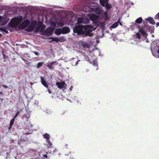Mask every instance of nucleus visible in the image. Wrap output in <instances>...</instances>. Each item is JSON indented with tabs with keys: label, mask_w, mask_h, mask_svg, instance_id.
Segmentation results:
<instances>
[{
	"label": "nucleus",
	"mask_w": 159,
	"mask_h": 159,
	"mask_svg": "<svg viewBox=\"0 0 159 159\" xmlns=\"http://www.w3.org/2000/svg\"><path fill=\"white\" fill-rule=\"evenodd\" d=\"M22 18L21 16L18 17L13 18L10 21V26L12 28L16 27L22 22Z\"/></svg>",
	"instance_id": "nucleus-1"
},
{
	"label": "nucleus",
	"mask_w": 159,
	"mask_h": 159,
	"mask_svg": "<svg viewBox=\"0 0 159 159\" xmlns=\"http://www.w3.org/2000/svg\"><path fill=\"white\" fill-rule=\"evenodd\" d=\"M51 28H47L44 31L43 34L45 35H49L52 33L56 26V23L51 21L50 23Z\"/></svg>",
	"instance_id": "nucleus-2"
},
{
	"label": "nucleus",
	"mask_w": 159,
	"mask_h": 159,
	"mask_svg": "<svg viewBox=\"0 0 159 159\" xmlns=\"http://www.w3.org/2000/svg\"><path fill=\"white\" fill-rule=\"evenodd\" d=\"M82 53V54L84 57H87V58L85 57V59L87 60L88 61H89L91 57V54H92V52L91 50H83V52H81Z\"/></svg>",
	"instance_id": "nucleus-3"
},
{
	"label": "nucleus",
	"mask_w": 159,
	"mask_h": 159,
	"mask_svg": "<svg viewBox=\"0 0 159 159\" xmlns=\"http://www.w3.org/2000/svg\"><path fill=\"white\" fill-rule=\"evenodd\" d=\"M95 13L98 15L101 14H103V16L105 18V20H107L108 19L107 17V12L106 11H104L103 10L99 7L96 8L95 10Z\"/></svg>",
	"instance_id": "nucleus-4"
},
{
	"label": "nucleus",
	"mask_w": 159,
	"mask_h": 159,
	"mask_svg": "<svg viewBox=\"0 0 159 159\" xmlns=\"http://www.w3.org/2000/svg\"><path fill=\"white\" fill-rule=\"evenodd\" d=\"M84 28L80 26H75L73 29V32L75 33L81 34L84 32Z\"/></svg>",
	"instance_id": "nucleus-5"
},
{
	"label": "nucleus",
	"mask_w": 159,
	"mask_h": 159,
	"mask_svg": "<svg viewBox=\"0 0 159 159\" xmlns=\"http://www.w3.org/2000/svg\"><path fill=\"white\" fill-rule=\"evenodd\" d=\"M88 28L87 29V31L86 33V34L87 35H89L90 37H91L93 35V34L91 32L93 30H94L96 28H93V26L89 25L87 26Z\"/></svg>",
	"instance_id": "nucleus-6"
},
{
	"label": "nucleus",
	"mask_w": 159,
	"mask_h": 159,
	"mask_svg": "<svg viewBox=\"0 0 159 159\" xmlns=\"http://www.w3.org/2000/svg\"><path fill=\"white\" fill-rule=\"evenodd\" d=\"M108 0H100L101 4L108 9L111 7V5L108 3Z\"/></svg>",
	"instance_id": "nucleus-7"
},
{
	"label": "nucleus",
	"mask_w": 159,
	"mask_h": 159,
	"mask_svg": "<svg viewBox=\"0 0 159 159\" xmlns=\"http://www.w3.org/2000/svg\"><path fill=\"white\" fill-rule=\"evenodd\" d=\"M45 28L46 26L44 25H38L36 28V30L37 31H40L41 34H43Z\"/></svg>",
	"instance_id": "nucleus-8"
},
{
	"label": "nucleus",
	"mask_w": 159,
	"mask_h": 159,
	"mask_svg": "<svg viewBox=\"0 0 159 159\" xmlns=\"http://www.w3.org/2000/svg\"><path fill=\"white\" fill-rule=\"evenodd\" d=\"M151 49H155L156 50H159V41H157L153 42L151 45Z\"/></svg>",
	"instance_id": "nucleus-9"
},
{
	"label": "nucleus",
	"mask_w": 159,
	"mask_h": 159,
	"mask_svg": "<svg viewBox=\"0 0 159 159\" xmlns=\"http://www.w3.org/2000/svg\"><path fill=\"white\" fill-rule=\"evenodd\" d=\"M37 25L36 22H33L30 25L29 27L27 29V31L29 32H31L36 27Z\"/></svg>",
	"instance_id": "nucleus-10"
},
{
	"label": "nucleus",
	"mask_w": 159,
	"mask_h": 159,
	"mask_svg": "<svg viewBox=\"0 0 159 159\" xmlns=\"http://www.w3.org/2000/svg\"><path fill=\"white\" fill-rule=\"evenodd\" d=\"M41 82L42 85L45 87L48 88L49 87V84L47 82L45 78L44 77L41 76Z\"/></svg>",
	"instance_id": "nucleus-11"
},
{
	"label": "nucleus",
	"mask_w": 159,
	"mask_h": 159,
	"mask_svg": "<svg viewBox=\"0 0 159 159\" xmlns=\"http://www.w3.org/2000/svg\"><path fill=\"white\" fill-rule=\"evenodd\" d=\"M56 85H57L58 88L60 89L65 88V87L66 86V84L64 81L62 82H57Z\"/></svg>",
	"instance_id": "nucleus-12"
},
{
	"label": "nucleus",
	"mask_w": 159,
	"mask_h": 159,
	"mask_svg": "<svg viewBox=\"0 0 159 159\" xmlns=\"http://www.w3.org/2000/svg\"><path fill=\"white\" fill-rule=\"evenodd\" d=\"M88 16L89 18L90 19L94 22L98 20L99 17L98 16L93 14L89 15Z\"/></svg>",
	"instance_id": "nucleus-13"
},
{
	"label": "nucleus",
	"mask_w": 159,
	"mask_h": 159,
	"mask_svg": "<svg viewBox=\"0 0 159 159\" xmlns=\"http://www.w3.org/2000/svg\"><path fill=\"white\" fill-rule=\"evenodd\" d=\"M88 19L84 17L79 18L77 20L78 23H86L88 21Z\"/></svg>",
	"instance_id": "nucleus-14"
},
{
	"label": "nucleus",
	"mask_w": 159,
	"mask_h": 159,
	"mask_svg": "<svg viewBox=\"0 0 159 159\" xmlns=\"http://www.w3.org/2000/svg\"><path fill=\"white\" fill-rule=\"evenodd\" d=\"M30 23L29 21L28 20H26L24 21L20 25V26L21 28L22 29L25 28Z\"/></svg>",
	"instance_id": "nucleus-15"
},
{
	"label": "nucleus",
	"mask_w": 159,
	"mask_h": 159,
	"mask_svg": "<svg viewBox=\"0 0 159 159\" xmlns=\"http://www.w3.org/2000/svg\"><path fill=\"white\" fill-rule=\"evenodd\" d=\"M152 55L156 58L159 57V50H151Z\"/></svg>",
	"instance_id": "nucleus-16"
},
{
	"label": "nucleus",
	"mask_w": 159,
	"mask_h": 159,
	"mask_svg": "<svg viewBox=\"0 0 159 159\" xmlns=\"http://www.w3.org/2000/svg\"><path fill=\"white\" fill-rule=\"evenodd\" d=\"M62 34H67L69 33L70 30L69 28L66 27H64L62 29Z\"/></svg>",
	"instance_id": "nucleus-17"
},
{
	"label": "nucleus",
	"mask_w": 159,
	"mask_h": 159,
	"mask_svg": "<svg viewBox=\"0 0 159 159\" xmlns=\"http://www.w3.org/2000/svg\"><path fill=\"white\" fill-rule=\"evenodd\" d=\"M55 63H57L56 61H52V62L50 64L47 63L48 64L46 65L49 68L51 69H54V67H53V66L54 65V64Z\"/></svg>",
	"instance_id": "nucleus-18"
},
{
	"label": "nucleus",
	"mask_w": 159,
	"mask_h": 159,
	"mask_svg": "<svg viewBox=\"0 0 159 159\" xmlns=\"http://www.w3.org/2000/svg\"><path fill=\"white\" fill-rule=\"evenodd\" d=\"M15 118H13L11 120L10 122V126L8 128V129H9V130H10L11 129V128L12 126L14 124V121H15Z\"/></svg>",
	"instance_id": "nucleus-19"
},
{
	"label": "nucleus",
	"mask_w": 159,
	"mask_h": 159,
	"mask_svg": "<svg viewBox=\"0 0 159 159\" xmlns=\"http://www.w3.org/2000/svg\"><path fill=\"white\" fill-rule=\"evenodd\" d=\"M2 17L0 16V25H4L6 24L7 22L2 20Z\"/></svg>",
	"instance_id": "nucleus-20"
},
{
	"label": "nucleus",
	"mask_w": 159,
	"mask_h": 159,
	"mask_svg": "<svg viewBox=\"0 0 159 159\" xmlns=\"http://www.w3.org/2000/svg\"><path fill=\"white\" fill-rule=\"evenodd\" d=\"M91 63L93 64V65L95 66H96L97 67V68L96 69V70H97L98 69V62L97 59H94L92 62H91Z\"/></svg>",
	"instance_id": "nucleus-21"
},
{
	"label": "nucleus",
	"mask_w": 159,
	"mask_h": 159,
	"mask_svg": "<svg viewBox=\"0 0 159 159\" xmlns=\"http://www.w3.org/2000/svg\"><path fill=\"white\" fill-rule=\"evenodd\" d=\"M62 29L60 28L56 30L55 31V33L59 35L62 33Z\"/></svg>",
	"instance_id": "nucleus-22"
},
{
	"label": "nucleus",
	"mask_w": 159,
	"mask_h": 159,
	"mask_svg": "<svg viewBox=\"0 0 159 159\" xmlns=\"http://www.w3.org/2000/svg\"><path fill=\"white\" fill-rule=\"evenodd\" d=\"M120 19H119L118 20V22H116L115 23L113 24L110 27V28H115L116 27L119 25V23L118 22L120 20Z\"/></svg>",
	"instance_id": "nucleus-23"
},
{
	"label": "nucleus",
	"mask_w": 159,
	"mask_h": 159,
	"mask_svg": "<svg viewBox=\"0 0 159 159\" xmlns=\"http://www.w3.org/2000/svg\"><path fill=\"white\" fill-rule=\"evenodd\" d=\"M43 137L46 140L49 139L50 138V135L47 133H45L43 135Z\"/></svg>",
	"instance_id": "nucleus-24"
},
{
	"label": "nucleus",
	"mask_w": 159,
	"mask_h": 159,
	"mask_svg": "<svg viewBox=\"0 0 159 159\" xmlns=\"http://www.w3.org/2000/svg\"><path fill=\"white\" fill-rule=\"evenodd\" d=\"M146 19L148 20L150 23L154 25L155 24V22H154L153 19L152 18H148Z\"/></svg>",
	"instance_id": "nucleus-25"
},
{
	"label": "nucleus",
	"mask_w": 159,
	"mask_h": 159,
	"mask_svg": "<svg viewBox=\"0 0 159 159\" xmlns=\"http://www.w3.org/2000/svg\"><path fill=\"white\" fill-rule=\"evenodd\" d=\"M44 64V62H39L38 63L36 66V68L37 69H39Z\"/></svg>",
	"instance_id": "nucleus-26"
},
{
	"label": "nucleus",
	"mask_w": 159,
	"mask_h": 159,
	"mask_svg": "<svg viewBox=\"0 0 159 159\" xmlns=\"http://www.w3.org/2000/svg\"><path fill=\"white\" fill-rule=\"evenodd\" d=\"M142 19L141 17L138 18L135 21L136 23L138 24L141 23L142 22Z\"/></svg>",
	"instance_id": "nucleus-27"
},
{
	"label": "nucleus",
	"mask_w": 159,
	"mask_h": 159,
	"mask_svg": "<svg viewBox=\"0 0 159 159\" xmlns=\"http://www.w3.org/2000/svg\"><path fill=\"white\" fill-rule=\"evenodd\" d=\"M46 142L48 143V145H49V147H48V148H51L52 146V143L50 141L49 139H48V140H46Z\"/></svg>",
	"instance_id": "nucleus-28"
},
{
	"label": "nucleus",
	"mask_w": 159,
	"mask_h": 159,
	"mask_svg": "<svg viewBox=\"0 0 159 159\" xmlns=\"http://www.w3.org/2000/svg\"><path fill=\"white\" fill-rule=\"evenodd\" d=\"M4 50H2V53L3 55V58L4 59H6L8 57V56L7 55H6L4 54V52L6 53V52H4Z\"/></svg>",
	"instance_id": "nucleus-29"
},
{
	"label": "nucleus",
	"mask_w": 159,
	"mask_h": 159,
	"mask_svg": "<svg viewBox=\"0 0 159 159\" xmlns=\"http://www.w3.org/2000/svg\"><path fill=\"white\" fill-rule=\"evenodd\" d=\"M139 31L140 33L144 35L145 36H146V34H147L145 32L144 30L141 29H139Z\"/></svg>",
	"instance_id": "nucleus-30"
},
{
	"label": "nucleus",
	"mask_w": 159,
	"mask_h": 159,
	"mask_svg": "<svg viewBox=\"0 0 159 159\" xmlns=\"http://www.w3.org/2000/svg\"><path fill=\"white\" fill-rule=\"evenodd\" d=\"M56 22H57V24L58 26H60L61 27L64 25V24H63V23L62 22H60L57 21Z\"/></svg>",
	"instance_id": "nucleus-31"
},
{
	"label": "nucleus",
	"mask_w": 159,
	"mask_h": 159,
	"mask_svg": "<svg viewBox=\"0 0 159 159\" xmlns=\"http://www.w3.org/2000/svg\"><path fill=\"white\" fill-rule=\"evenodd\" d=\"M53 41H55L56 42H58L61 40L60 38H54L52 39Z\"/></svg>",
	"instance_id": "nucleus-32"
},
{
	"label": "nucleus",
	"mask_w": 159,
	"mask_h": 159,
	"mask_svg": "<svg viewBox=\"0 0 159 159\" xmlns=\"http://www.w3.org/2000/svg\"><path fill=\"white\" fill-rule=\"evenodd\" d=\"M20 113V112L19 111H16V113L15 114V116L14 118H15V119L16 118L17 116Z\"/></svg>",
	"instance_id": "nucleus-33"
},
{
	"label": "nucleus",
	"mask_w": 159,
	"mask_h": 159,
	"mask_svg": "<svg viewBox=\"0 0 159 159\" xmlns=\"http://www.w3.org/2000/svg\"><path fill=\"white\" fill-rule=\"evenodd\" d=\"M136 36L138 39H140L141 38V36H140V34L139 33H137L136 34Z\"/></svg>",
	"instance_id": "nucleus-34"
},
{
	"label": "nucleus",
	"mask_w": 159,
	"mask_h": 159,
	"mask_svg": "<svg viewBox=\"0 0 159 159\" xmlns=\"http://www.w3.org/2000/svg\"><path fill=\"white\" fill-rule=\"evenodd\" d=\"M155 18L156 19H159V13L158 14L156 15L155 16Z\"/></svg>",
	"instance_id": "nucleus-35"
},
{
	"label": "nucleus",
	"mask_w": 159,
	"mask_h": 159,
	"mask_svg": "<svg viewBox=\"0 0 159 159\" xmlns=\"http://www.w3.org/2000/svg\"><path fill=\"white\" fill-rule=\"evenodd\" d=\"M32 53H34L37 56H38L39 54V53L37 52H34V51L32 52Z\"/></svg>",
	"instance_id": "nucleus-36"
},
{
	"label": "nucleus",
	"mask_w": 159,
	"mask_h": 159,
	"mask_svg": "<svg viewBox=\"0 0 159 159\" xmlns=\"http://www.w3.org/2000/svg\"><path fill=\"white\" fill-rule=\"evenodd\" d=\"M2 86L4 88L7 89L8 88V86L2 84Z\"/></svg>",
	"instance_id": "nucleus-37"
},
{
	"label": "nucleus",
	"mask_w": 159,
	"mask_h": 159,
	"mask_svg": "<svg viewBox=\"0 0 159 159\" xmlns=\"http://www.w3.org/2000/svg\"><path fill=\"white\" fill-rule=\"evenodd\" d=\"M80 60H78L77 61H76V62L75 63V65L77 66L78 64V62L80 61Z\"/></svg>",
	"instance_id": "nucleus-38"
},
{
	"label": "nucleus",
	"mask_w": 159,
	"mask_h": 159,
	"mask_svg": "<svg viewBox=\"0 0 159 159\" xmlns=\"http://www.w3.org/2000/svg\"><path fill=\"white\" fill-rule=\"evenodd\" d=\"M47 89H48V91L49 93L50 94H51L52 93V92L49 89V87Z\"/></svg>",
	"instance_id": "nucleus-39"
},
{
	"label": "nucleus",
	"mask_w": 159,
	"mask_h": 159,
	"mask_svg": "<svg viewBox=\"0 0 159 159\" xmlns=\"http://www.w3.org/2000/svg\"><path fill=\"white\" fill-rule=\"evenodd\" d=\"M7 53H6V54H8V53H10L11 52V51H10V50H7Z\"/></svg>",
	"instance_id": "nucleus-40"
},
{
	"label": "nucleus",
	"mask_w": 159,
	"mask_h": 159,
	"mask_svg": "<svg viewBox=\"0 0 159 159\" xmlns=\"http://www.w3.org/2000/svg\"><path fill=\"white\" fill-rule=\"evenodd\" d=\"M0 94L1 95H3V93L2 92L0 91Z\"/></svg>",
	"instance_id": "nucleus-41"
},
{
	"label": "nucleus",
	"mask_w": 159,
	"mask_h": 159,
	"mask_svg": "<svg viewBox=\"0 0 159 159\" xmlns=\"http://www.w3.org/2000/svg\"><path fill=\"white\" fill-rule=\"evenodd\" d=\"M43 156L44 157L47 158L48 157L47 155H44Z\"/></svg>",
	"instance_id": "nucleus-42"
},
{
	"label": "nucleus",
	"mask_w": 159,
	"mask_h": 159,
	"mask_svg": "<svg viewBox=\"0 0 159 159\" xmlns=\"http://www.w3.org/2000/svg\"><path fill=\"white\" fill-rule=\"evenodd\" d=\"M57 151V149H54V150L53 151V152H55V151Z\"/></svg>",
	"instance_id": "nucleus-43"
},
{
	"label": "nucleus",
	"mask_w": 159,
	"mask_h": 159,
	"mask_svg": "<svg viewBox=\"0 0 159 159\" xmlns=\"http://www.w3.org/2000/svg\"><path fill=\"white\" fill-rule=\"evenodd\" d=\"M4 32L6 33H7V32H8V31L7 30H5Z\"/></svg>",
	"instance_id": "nucleus-44"
},
{
	"label": "nucleus",
	"mask_w": 159,
	"mask_h": 159,
	"mask_svg": "<svg viewBox=\"0 0 159 159\" xmlns=\"http://www.w3.org/2000/svg\"><path fill=\"white\" fill-rule=\"evenodd\" d=\"M156 25L157 26H159V22L157 23Z\"/></svg>",
	"instance_id": "nucleus-45"
},
{
	"label": "nucleus",
	"mask_w": 159,
	"mask_h": 159,
	"mask_svg": "<svg viewBox=\"0 0 159 159\" xmlns=\"http://www.w3.org/2000/svg\"><path fill=\"white\" fill-rule=\"evenodd\" d=\"M30 134L28 132H27L26 133H25V134H26V135H27V134Z\"/></svg>",
	"instance_id": "nucleus-46"
},
{
	"label": "nucleus",
	"mask_w": 159,
	"mask_h": 159,
	"mask_svg": "<svg viewBox=\"0 0 159 159\" xmlns=\"http://www.w3.org/2000/svg\"><path fill=\"white\" fill-rule=\"evenodd\" d=\"M73 87L72 86H71V87L70 88V90H71V88H72Z\"/></svg>",
	"instance_id": "nucleus-47"
},
{
	"label": "nucleus",
	"mask_w": 159,
	"mask_h": 159,
	"mask_svg": "<svg viewBox=\"0 0 159 159\" xmlns=\"http://www.w3.org/2000/svg\"><path fill=\"white\" fill-rule=\"evenodd\" d=\"M146 42H147V43H148L149 42V41H148V40H146Z\"/></svg>",
	"instance_id": "nucleus-48"
},
{
	"label": "nucleus",
	"mask_w": 159,
	"mask_h": 159,
	"mask_svg": "<svg viewBox=\"0 0 159 159\" xmlns=\"http://www.w3.org/2000/svg\"><path fill=\"white\" fill-rule=\"evenodd\" d=\"M120 25H122V24H121V23L120 22Z\"/></svg>",
	"instance_id": "nucleus-49"
},
{
	"label": "nucleus",
	"mask_w": 159,
	"mask_h": 159,
	"mask_svg": "<svg viewBox=\"0 0 159 159\" xmlns=\"http://www.w3.org/2000/svg\"><path fill=\"white\" fill-rule=\"evenodd\" d=\"M65 146H68V145H67V144H66L65 145Z\"/></svg>",
	"instance_id": "nucleus-50"
},
{
	"label": "nucleus",
	"mask_w": 159,
	"mask_h": 159,
	"mask_svg": "<svg viewBox=\"0 0 159 159\" xmlns=\"http://www.w3.org/2000/svg\"><path fill=\"white\" fill-rule=\"evenodd\" d=\"M56 64H58V63H56Z\"/></svg>",
	"instance_id": "nucleus-51"
}]
</instances>
